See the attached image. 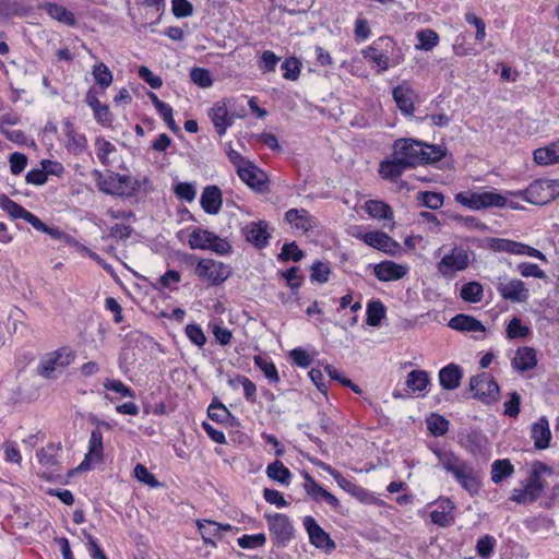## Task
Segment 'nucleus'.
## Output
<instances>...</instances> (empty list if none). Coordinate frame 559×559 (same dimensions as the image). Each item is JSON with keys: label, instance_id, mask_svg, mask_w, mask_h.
Wrapping results in <instances>:
<instances>
[{"label": "nucleus", "instance_id": "nucleus-1", "mask_svg": "<svg viewBox=\"0 0 559 559\" xmlns=\"http://www.w3.org/2000/svg\"><path fill=\"white\" fill-rule=\"evenodd\" d=\"M393 150L407 164L408 168L421 164H435L447 154V150L440 145L428 144L414 139L396 140Z\"/></svg>", "mask_w": 559, "mask_h": 559}, {"label": "nucleus", "instance_id": "nucleus-2", "mask_svg": "<svg viewBox=\"0 0 559 559\" xmlns=\"http://www.w3.org/2000/svg\"><path fill=\"white\" fill-rule=\"evenodd\" d=\"M439 464L471 495L480 489V474L469 463L452 451L437 449L433 451Z\"/></svg>", "mask_w": 559, "mask_h": 559}, {"label": "nucleus", "instance_id": "nucleus-3", "mask_svg": "<svg viewBox=\"0 0 559 559\" xmlns=\"http://www.w3.org/2000/svg\"><path fill=\"white\" fill-rule=\"evenodd\" d=\"M512 194L532 204H547L559 195V180L538 179L532 182L525 190H520Z\"/></svg>", "mask_w": 559, "mask_h": 559}, {"label": "nucleus", "instance_id": "nucleus-4", "mask_svg": "<svg viewBox=\"0 0 559 559\" xmlns=\"http://www.w3.org/2000/svg\"><path fill=\"white\" fill-rule=\"evenodd\" d=\"M469 390L474 393L473 397L490 404L499 397V385L493 377L487 372L476 374L469 380Z\"/></svg>", "mask_w": 559, "mask_h": 559}, {"label": "nucleus", "instance_id": "nucleus-5", "mask_svg": "<svg viewBox=\"0 0 559 559\" xmlns=\"http://www.w3.org/2000/svg\"><path fill=\"white\" fill-rule=\"evenodd\" d=\"M195 274L209 284L217 286L224 283L231 274L227 264L213 259H203L195 266Z\"/></svg>", "mask_w": 559, "mask_h": 559}, {"label": "nucleus", "instance_id": "nucleus-6", "mask_svg": "<svg viewBox=\"0 0 559 559\" xmlns=\"http://www.w3.org/2000/svg\"><path fill=\"white\" fill-rule=\"evenodd\" d=\"M269 530L273 535V543L277 547H284L294 535V527L289 518L282 513L265 514Z\"/></svg>", "mask_w": 559, "mask_h": 559}, {"label": "nucleus", "instance_id": "nucleus-7", "mask_svg": "<svg viewBox=\"0 0 559 559\" xmlns=\"http://www.w3.org/2000/svg\"><path fill=\"white\" fill-rule=\"evenodd\" d=\"M469 264L467 251L461 247H454L438 263V271L443 276H451L456 272L464 271Z\"/></svg>", "mask_w": 559, "mask_h": 559}, {"label": "nucleus", "instance_id": "nucleus-8", "mask_svg": "<svg viewBox=\"0 0 559 559\" xmlns=\"http://www.w3.org/2000/svg\"><path fill=\"white\" fill-rule=\"evenodd\" d=\"M496 286L497 292L504 300L512 302H526L530 297V290L525 287L524 282L518 278L508 280L507 277L498 278Z\"/></svg>", "mask_w": 559, "mask_h": 559}, {"label": "nucleus", "instance_id": "nucleus-9", "mask_svg": "<svg viewBox=\"0 0 559 559\" xmlns=\"http://www.w3.org/2000/svg\"><path fill=\"white\" fill-rule=\"evenodd\" d=\"M305 528L309 535L310 543L325 552L330 554L336 545L330 535L317 523L312 516H306L304 520Z\"/></svg>", "mask_w": 559, "mask_h": 559}, {"label": "nucleus", "instance_id": "nucleus-10", "mask_svg": "<svg viewBox=\"0 0 559 559\" xmlns=\"http://www.w3.org/2000/svg\"><path fill=\"white\" fill-rule=\"evenodd\" d=\"M365 243L389 255L401 251V245L383 231H369L361 236Z\"/></svg>", "mask_w": 559, "mask_h": 559}, {"label": "nucleus", "instance_id": "nucleus-11", "mask_svg": "<svg viewBox=\"0 0 559 559\" xmlns=\"http://www.w3.org/2000/svg\"><path fill=\"white\" fill-rule=\"evenodd\" d=\"M240 179L246 182L250 188L264 191L267 188V176L266 174L258 168L253 163L247 164L243 168H240L237 173Z\"/></svg>", "mask_w": 559, "mask_h": 559}, {"label": "nucleus", "instance_id": "nucleus-12", "mask_svg": "<svg viewBox=\"0 0 559 559\" xmlns=\"http://www.w3.org/2000/svg\"><path fill=\"white\" fill-rule=\"evenodd\" d=\"M285 221L305 233L312 230L318 226L316 217L305 209H290L285 213Z\"/></svg>", "mask_w": 559, "mask_h": 559}, {"label": "nucleus", "instance_id": "nucleus-13", "mask_svg": "<svg viewBox=\"0 0 559 559\" xmlns=\"http://www.w3.org/2000/svg\"><path fill=\"white\" fill-rule=\"evenodd\" d=\"M198 530L206 545L215 546V538H221L222 532L230 531L229 524H219L210 520H198Z\"/></svg>", "mask_w": 559, "mask_h": 559}, {"label": "nucleus", "instance_id": "nucleus-14", "mask_svg": "<svg viewBox=\"0 0 559 559\" xmlns=\"http://www.w3.org/2000/svg\"><path fill=\"white\" fill-rule=\"evenodd\" d=\"M407 266L393 261H383L374 266V275L382 282L396 281L404 277Z\"/></svg>", "mask_w": 559, "mask_h": 559}, {"label": "nucleus", "instance_id": "nucleus-15", "mask_svg": "<svg viewBox=\"0 0 559 559\" xmlns=\"http://www.w3.org/2000/svg\"><path fill=\"white\" fill-rule=\"evenodd\" d=\"M247 241L257 248H264L269 242L267 224L264 221L252 222L243 228Z\"/></svg>", "mask_w": 559, "mask_h": 559}, {"label": "nucleus", "instance_id": "nucleus-16", "mask_svg": "<svg viewBox=\"0 0 559 559\" xmlns=\"http://www.w3.org/2000/svg\"><path fill=\"white\" fill-rule=\"evenodd\" d=\"M439 383L442 389L452 391L460 386L463 378V369L455 364H449L439 371Z\"/></svg>", "mask_w": 559, "mask_h": 559}, {"label": "nucleus", "instance_id": "nucleus-17", "mask_svg": "<svg viewBox=\"0 0 559 559\" xmlns=\"http://www.w3.org/2000/svg\"><path fill=\"white\" fill-rule=\"evenodd\" d=\"M449 328L460 332H481L486 331L484 324L468 314H456L450 319L448 323Z\"/></svg>", "mask_w": 559, "mask_h": 559}, {"label": "nucleus", "instance_id": "nucleus-18", "mask_svg": "<svg viewBox=\"0 0 559 559\" xmlns=\"http://www.w3.org/2000/svg\"><path fill=\"white\" fill-rule=\"evenodd\" d=\"M103 457V433L98 429H93L88 442V453L81 463V469H87L93 461H100Z\"/></svg>", "mask_w": 559, "mask_h": 559}, {"label": "nucleus", "instance_id": "nucleus-19", "mask_svg": "<svg viewBox=\"0 0 559 559\" xmlns=\"http://www.w3.org/2000/svg\"><path fill=\"white\" fill-rule=\"evenodd\" d=\"M531 438L534 440V447L537 450H545L549 447L551 432L546 417H542L537 423L533 424Z\"/></svg>", "mask_w": 559, "mask_h": 559}, {"label": "nucleus", "instance_id": "nucleus-20", "mask_svg": "<svg viewBox=\"0 0 559 559\" xmlns=\"http://www.w3.org/2000/svg\"><path fill=\"white\" fill-rule=\"evenodd\" d=\"M305 489L314 500H324L329 506L337 509L340 507L338 499L331 492L322 488L311 476L306 475Z\"/></svg>", "mask_w": 559, "mask_h": 559}, {"label": "nucleus", "instance_id": "nucleus-21", "mask_svg": "<svg viewBox=\"0 0 559 559\" xmlns=\"http://www.w3.org/2000/svg\"><path fill=\"white\" fill-rule=\"evenodd\" d=\"M222 192L216 186H209L201 195V206L207 214H217L222 207Z\"/></svg>", "mask_w": 559, "mask_h": 559}, {"label": "nucleus", "instance_id": "nucleus-22", "mask_svg": "<svg viewBox=\"0 0 559 559\" xmlns=\"http://www.w3.org/2000/svg\"><path fill=\"white\" fill-rule=\"evenodd\" d=\"M210 117L214 124V128L218 135H224L227 128L234 123V117L229 115L225 104H216L211 112Z\"/></svg>", "mask_w": 559, "mask_h": 559}, {"label": "nucleus", "instance_id": "nucleus-23", "mask_svg": "<svg viewBox=\"0 0 559 559\" xmlns=\"http://www.w3.org/2000/svg\"><path fill=\"white\" fill-rule=\"evenodd\" d=\"M406 169H409L407 164L393 151L392 159L380 163L379 174L384 179L396 180Z\"/></svg>", "mask_w": 559, "mask_h": 559}, {"label": "nucleus", "instance_id": "nucleus-24", "mask_svg": "<svg viewBox=\"0 0 559 559\" xmlns=\"http://www.w3.org/2000/svg\"><path fill=\"white\" fill-rule=\"evenodd\" d=\"M93 176L96 179L97 187L100 191L111 195H126L127 190L119 186L116 178L117 174H111L108 177H104L99 170H94Z\"/></svg>", "mask_w": 559, "mask_h": 559}, {"label": "nucleus", "instance_id": "nucleus-25", "mask_svg": "<svg viewBox=\"0 0 559 559\" xmlns=\"http://www.w3.org/2000/svg\"><path fill=\"white\" fill-rule=\"evenodd\" d=\"M536 365V352L527 346L519 348L515 357L512 359L513 368L522 372L533 369Z\"/></svg>", "mask_w": 559, "mask_h": 559}, {"label": "nucleus", "instance_id": "nucleus-26", "mask_svg": "<svg viewBox=\"0 0 559 559\" xmlns=\"http://www.w3.org/2000/svg\"><path fill=\"white\" fill-rule=\"evenodd\" d=\"M392 94L400 110L404 115L412 116L414 112L413 91L403 86H397L393 90Z\"/></svg>", "mask_w": 559, "mask_h": 559}, {"label": "nucleus", "instance_id": "nucleus-27", "mask_svg": "<svg viewBox=\"0 0 559 559\" xmlns=\"http://www.w3.org/2000/svg\"><path fill=\"white\" fill-rule=\"evenodd\" d=\"M430 383V378L425 370H413L407 377L405 384L413 393H421Z\"/></svg>", "mask_w": 559, "mask_h": 559}, {"label": "nucleus", "instance_id": "nucleus-28", "mask_svg": "<svg viewBox=\"0 0 559 559\" xmlns=\"http://www.w3.org/2000/svg\"><path fill=\"white\" fill-rule=\"evenodd\" d=\"M513 472L514 467L509 460H496L491 465V480L495 484H499L504 478L511 476Z\"/></svg>", "mask_w": 559, "mask_h": 559}, {"label": "nucleus", "instance_id": "nucleus-29", "mask_svg": "<svg viewBox=\"0 0 559 559\" xmlns=\"http://www.w3.org/2000/svg\"><path fill=\"white\" fill-rule=\"evenodd\" d=\"M365 209L367 213L373 218L390 219L393 217L391 207L382 201L369 200L366 202Z\"/></svg>", "mask_w": 559, "mask_h": 559}, {"label": "nucleus", "instance_id": "nucleus-30", "mask_svg": "<svg viewBox=\"0 0 559 559\" xmlns=\"http://www.w3.org/2000/svg\"><path fill=\"white\" fill-rule=\"evenodd\" d=\"M212 231L203 229V228H195L192 230V233L189 236V246L191 249H201L206 250L211 246V237Z\"/></svg>", "mask_w": 559, "mask_h": 559}, {"label": "nucleus", "instance_id": "nucleus-31", "mask_svg": "<svg viewBox=\"0 0 559 559\" xmlns=\"http://www.w3.org/2000/svg\"><path fill=\"white\" fill-rule=\"evenodd\" d=\"M484 289L480 283L469 282L462 286L460 297L467 302L476 304L483 299Z\"/></svg>", "mask_w": 559, "mask_h": 559}, {"label": "nucleus", "instance_id": "nucleus-32", "mask_svg": "<svg viewBox=\"0 0 559 559\" xmlns=\"http://www.w3.org/2000/svg\"><path fill=\"white\" fill-rule=\"evenodd\" d=\"M47 13L58 20L59 22H62L67 25L73 26L75 24V17L71 11H69L67 8L56 4V3H47L45 5Z\"/></svg>", "mask_w": 559, "mask_h": 559}, {"label": "nucleus", "instance_id": "nucleus-33", "mask_svg": "<svg viewBox=\"0 0 559 559\" xmlns=\"http://www.w3.org/2000/svg\"><path fill=\"white\" fill-rule=\"evenodd\" d=\"M478 209L488 206L504 207L508 204L507 199L497 192H477Z\"/></svg>", "mask_w": 559, "mask_h": 559}, {"label": "nucleus", "instance_id": "nucleus-34", "mask_svg": "<svg viewBox=\"0 0 559 559\" xmlns=\"http://www.w3.org/2000/svg\"><path fill=\"white\" fill-rule=\"evenodd\" d=\"M490 248L498 252H509L513 254L522 253L524 243L508 239L492 238L490 239Z\"/></svg>", "mask_w": 559, "mask_h": 559}, {"label": "nucleus", "instance_id": "nucleus-35", "mask_svg": "<svg viewBox=\"0 0 559 559\" xmlns=\"http://www.w3.org/2000/svg\"><path fill=\"white\" fill-rule=\"evenodd\" d=\"M385 317V307L380 300L370 301L367 306V324L378 326Z\"/></svg>", "mask_w": 559, "mask_h": 559}, {"label": "nucleus", "instance_id": "nucleus-36", "mask_svg": "<svg viewBox=\"0 0 559 559\" xmlns=\"http://www.w3.org/2000/svg\"><path fill=\"white\" fill-rule=\"evenodd\" d=\"M426 421L428 430L435 437L444 436L449 429V420L439 414H431Z\"/></svg>", "mask_w": 559, "mask_h": 559}, {"label": "nucleus", "instance_id": "nucleus-37", "mask_svg": "<svg viewBox=\"0 0 559 559\" xmlns=\"http://www.w3.org/2000/svg\"><path fill=\"white\" fill-rule=\"evenodd\" d=\"M92 74L96 84H98L102 90H106L112 83V73L109 70V68L103 62L94 66Z\"/></svg>", "mask_w": 559, "mask_h": 559}, {"label": "nucleus", "instance_id": "nucleus-38", "mask_svg": "<svg viewBox=\"0 0 559 559\" xmlns=\"http://www.w3.org/2000/svg\"><path fill=\"white\" fill-rule=\"evenodd\" d=\"M318 465L323 471L328 472L336 480L338 486L341 488H343L345 491H347L348 493H352L353 491L358 490V485H356L355 483H353L349 479L342 476V474L338 471L334 469L329 464H326L324 462H320Z\"/></svg>", "mask_w": 559, "mask_h": 559}, {"label": "nucleus", "instance_id": "nucleus-39", "mask_svg": "<svg viewBox=\"0 0 559 559\" xmlns=\"http://www.w3.org/2000/svg\"><path fill=\"white\" fill-rule=\"evenodd\" d=\"M266 474L271 479L282 484H286L292 476L290 471L281 461L271 463L266 468Z\"/></svg>", "mask_w": 559, "mask_h": 559}, {"label": "nucleus", "instance_id": "nucleus-40", "mask_svg": "<svg viewBox=\"0 0 559 559\" xmlns=\"http://www.w3.org/2000/svg\"><path fill=\"white\" fill-rule=\"evenodd\" d=\"M253 360L254 365L263 372L271 383H277L280 381L276 367L271 360L263 358L260 355L254 356Z\"/></svg>", "mask_w": 559, "mask_h": 559}, {"label": "nucleus", "instance_id": "nucleus-41", "mask_svg": "<svg viewBox=\"0 0 559 559\" xmlns=\"http://www.w3.org/2000/svg\"><path fill=\"white\" fill-rule=\"evenodd\" d=\"M0 207L9 213L13 218H25L28 211L25 210L22 205L12 201L8 195H0Z\"/></svg>", "mask_w": 559, "mask_h": 559}, {"label": "nucleus", "instance_id": "nucleus-42", "mask_svg": "<svg viewBox=\"0 0 559 559\" xmlns=\"http://www.w3.org/2000/svg\"><path fill=\"white\" fill-rule=\"evenodd\" d=\"M419 44L416 46L417 49L429 51L436 47L439 43V35L429 28L419 31L417 33Z\"/></svg>", "mask_w": 559, "mask_h": 559}, {"label": "nucleus", "instance_id": "nucleus-43", "mask_svg": "<svg viewBox=\"0 0 559 559\" xmlns=\"http://www.w3.org/2000/svg\"><path fill=\"white\" fill-rule=\"evenodd\" d=\"M365 59H368L377 64L380 71L389 69V56L380 52L374 46H369L362 50Z\"/></svg>", "mask_w": 559, "mask_h": 559}, {"label": "nucleus", "instance_id": "nucleus-44", "mask_svg": "<svg viewBox=\"0 0 559 559\" xmlns=\"http://www.w3.org/2000/svg\"><path fill=\"white\" fill-rule=\"evenodd\" d=\"M283 78L290 81H296L300 75L301 63L295 57L287 58L281 66Z\"/></svg>", "mask_w": 559, "mask_h": 559}, {"label": "nucleus", "instance_id": "nucleus-45", "mask_svg": "<svg viewBox=\"0 0 559 559\" xmlns=\"http://www.w3.org/2000/svg\"><path fill=\"white\" fill-rule=\"evenodd\" d=\"M190 79L195 85L202 88H207L213 84L210 71L204 68H192L190 71Z\"/></svg>", "mask_w": 559, "mask_h": 559}, {"label": "nucleus", "instance_id": "nucleus-46", "mask_svg": "<svg viewBox=\"0 0 559 559\" xmlns=\"http://www.w3.org/2000/svg\"><path fill=\"white\" fill-rule=\"evenodd\" d=\"M418 200L421 201L423 206L431 210H438L443 204V195L439 192H419Z\"/></svg>", "mask_w": 559, "mask_h": 559}, {"label": "nucleus", "instance_id": "nucleus-47", "mask_svg": "<svg viewBox=\"0 0 559 559\" xmlns=\"http://www.w3.org/2000/svg\"><path fill=\"white\" fill-rule=\"evenodd\" d=\"M453 507H450V510L447 511L444 508L442 510L436 509L430 513V519L433 524H437L441 527H447L451 525L454 521V516L451 512Z\"/></svg>", "mask_w": 559, "mask_h": 559}, {"label": "nucleus", "instance_id": "nucleus-48", "mask_svg": "<svg viewBox=\"0 0 559 559\" xmlns=\"http://www.w3.org/2000/svg\"><path fill=\"white\" fill-rule=\"evenodd\" d=\"M304 252L298 248L295 241L285 243L282 248V251L278 258L283 261L293 260L298 262L302 259Z\"/></svg>", "mask_w": 559, "mask_h": 559}, {"label": "nucleus", "instance_id": "nucleus-49", "mask_svg": "<svg viewBox=\"0 0 559 559\" xmlns=\"http://www.w3.org/2000/svg\"><path fill=\"white\" fill-rule=\"evenodd\" d=\"M280 61V57H277L273 51L265 50L263 51L260 60H259V69L263 72H273L275 71L276 64Z\"/></svg>", "mask_w": 559, "mask_h": 559}, {"label": "nucleus", "instance_id": "nucleus-50", "mask_svg": "<svg viewBox=\"0 0 559 559\" xmlns=\"http://www.w3.org/2000/svg\"><path fill=\"white\" fill-rule=\"evenodd\" d=\"M207 415L212 420L217 423H226L231 417L229 411L222 403H212L209 406Z\"/></svg>", "mask_w": 559, "mask_h": 559}, {"label": "nucleus", "instance_id": "nucleus-51", "mask_svg": "<svg viewBox=\"0 0 559 559\" xmlns=\"http://www.w3.org/2000/svg\"><path fill=\"white\" fill-rule=\"evenodd\" d=\"M528 333V328L523 325L521 320L516 317H514L508 324L507 335L509 338L525 337Z\"/></svg>", "mask_w": 559, "mask_h": 559}, {"label": "nucleus", "instance_id": "nucleus-52", "mask_svg": "<svg viewBox=\"0 0 559 559\" xmlns=\"http://www.w3.org/2000/svg\"><path fill=\"white\" fill-rule=\"evenodd\" d=\"M266 537L265 534H254V535H243L240 538H238V545L243 548H257L261 547L265 544Z\"/></svg>", "mask_w": 559, "mask_h": 559}, {"label": "nucleus", "instance_id": "nucleus-53", "mask_svg": "<svg viewBox=\"0 0 559 559\" xmlns=\"http://www.w3.org/2000/svg\"><path fill=\"white\" fill-rule=\"evenodd\" d=\"M465 21L468 24H472L475 26L476 35L475 39L479 43L484 41L486 37V24L483 19L476 16L473 12H467L465 14Z\"/></svg>", "mask_w": 559, "mask_h": 559}, {"label": "nucleus", "instance_id": "nucleus-54", "mask_svg": "<svg viewBox=\"0 0 559 559\" xmlns=\"http://www.w3.org/2000/svg\"><path fill=\"white\" fill-rule=\"evenodd\" d=\"M330 267L328 264L317 261L311 266L310 278L312 282L325 283L329 280Z\"/></svg>", "mask_w": 559, "mask_h": 559}, {"label": "nucleus", "instance_id": "nucleus-55", "mask_svg": "<svg viewBox=\"0 0 559 559\" xmlns=\"http://www.w3.org/2000/svg\"><path fill=\"white\" fill-rule=\"evenodd\" d=\"M134 476L136 477V479L145 485H148L151 487H157L159 486V483L158 480L156 479V477L148 472V469L142 465V464H136L135 467H134Z\"/></svg>", "mask_w": 559, "mask_h": 559}, {"label": "nucleus", "instance_id": "nucleus-56", "mask_svg": "<svg viewBox=\"0 0 559 559\" xmlns=\"http://www.w3.org/2000/svg\"><path fill=\"white\" fill-rule=\"evenodd\" d=\"M518 270L523 277H535L540 280H545L547 277L546 273L534 263H521L518 265Z\"/></svg>", "mask_w": 559, "mask_h": 559}, {"label": "nucleus", "instance_id": "nucleus-57", "mask_svg": "<svg viewBox=\"0 0 559 559\" xmlns=\"http://www.w3.org/2000/svg\"><path fill=\"white\" fill-rule=\"evenodd\" d=\"M542 490H543V485L539 480V477L532 476L528 479L527 485L525 486L524 493L521 497L515 498V500L518 502H524L526 495H530L532 498H535Z\"/></svg>", "mask_w": 559, "mask_h": 559}, {"label": "nucleus", "instance_id": "nucleus-58", "mask_svg": "<svg viewBox=\"0 0 559 559\" xmlns=\"http://www.w3.org/2000/svg\"><path fill=\"white\" fill-rule=\"evenodd\" d=\"M10 169L13 175L21 174L27 165V156L23 153L14 152L9 157Z\"/></svg>", "mask_w": 559, "mask_h": 559}, {"label": "nucleus", "instance_id": "nucleus-59", "mask_svg": "<svg viewBox=\"0 0 559 559\" xmlns=\"http://www.w3.org/2000/svg\"><path fill=\"white\" fill-rule=\"evenodd\" d=\"M186 334L189 337V340L199 347L203 346L206 343V337L202 329L197 324H188L186 326Z\"/></svg>", "mask_w": 559, "mask_h": 559}, {"label": "nucleus", "instance_id": "nucleus-60", "mask_svg": "<svg viewBox=\"0 0 559 559\" xmlns=\"http://www.w3.org/2000/svg\"><path fill=\"white\" fill-rule=\"evenodd\" d=\"M495 544H496V540L493 537H491L489 535H485L477 542V545H476L477 554L481 558H488L493 550Z\"/></svg>", "mask_w": 559, "mask_h": 559}, {"label": "nucleus", "instance_id": "nucleus-61", "mask_svg": "<svg viewBox=\"0 0 559 559\" xmlns=\"http://www.w3.org/2000/svg\"><path fill=\"white\" fill-rule=\"evenodd\" d=\"M175 193L180 200L187 202H192L197 194L194 186L187 182L178 183L175 188Z\"/></svg>", "mask_w": 559, "mask_h": 559}, {"label": "nucleus", "instance_id": "nucleus-62", "mask_svg": "<svg viewBox=\"0 0 559 559\" xmlns=\"http://www.w3.org/2000/svg\"><path fill=\"white\" fill-rule=\"evenodd\" d=\"M58 360V357H49L43 360L39 367V374L47 379L56 378L55 371L59 365Z\"/></svg>", "mask_w": 559, "mask_h": 559}, {"label": "nucleus", "instance_id": "nucleus-63", "mask_svg": "<svg viewBox=\"0 0 559 559\" xmlns=\"http://www.w3.org/2000/svg\"><path fill=\"white\" fill-rule=\"evenodd\" d=\"M209 249L218 254H227L231 251V245L226 239H223L213 233L211 237V246Z\"/></svg>", "mask_w": 559, "mask_h": 559}, {"label": "nucleus", "instance_id": "nucleus-64", "mask_svg": "<svg viewBox=\"0 0 559 559\" xmlns=\"http://www.w3.org/2000/svg\"><path fill=\"white\" fill-rule=\"evenodd\" d=\"M97 157L103 164H107L108 155L115 151V146L107 140L98 138L96 140Z\"/></svg>", "mask_w": 559, "mask_h": 559}]
</instances>
